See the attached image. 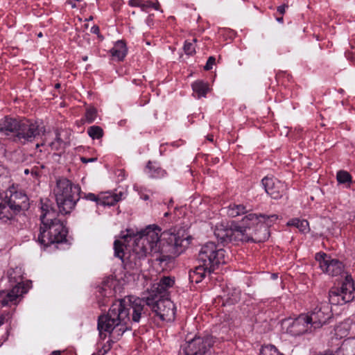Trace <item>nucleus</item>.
Instances as JSON below:
<instances>
[{
    "label": "nucleus",
    "mask_w": 355,
    "mask_h": 355,
    "mask_svg": "<svg viewBox=\"0 0 355 355\" xmlns=\"http://www.w3.org/2000/svg\"><path fill=\"white\" fill-rule=\"evenodd\" d=\"M161 231L159 227L153 225L141 232L133 229L121 232L120 239L114 243V256L122 259L125 249L132 251L139 259L148 254L158 259L164 252L179 255L190 243L191 237L184 230L164 232L163 234Z\"/></svg>",
    "instance_id": "f257e3e1"
},
{
    "label": "nucleus",
    "mask_w": 355,
    "mask_h": 355,
    "mask_svg": "<svg viewBox=\"0 0 355 355\" xmlns=\"http://www.w3.org/2000/svg\"><path fill=\"white\" fill-rule=\"evenodd\" d=\"M145 304L148 306L155 319L162 322H172L175 316V306L168 298L146 297L145 300L139 297H130L114 302L107 314L99 316L98 329L101 336L105 333L121 336L130 329V322H139L145 314ZM105 337L106 335L105 334Z\"/></svg>",
    "instance_id": "f03ea898"
},
{
    "label": "nucleus",
    "mask_w": 355,
    "mask_h": 355,
    "mask_svg": "<svg viewBox=\"0 0 355 355\" xmlns=\"http://www.w3.org/2000/svg\"><path fill=\"white\" fill-rule=\"evenodd\" d=\"M278 219L277 215L258 216L255 214H248L242 219L243 226L233 228H227L223 223L217 224L214 230L215 236L223 241H248L250 240L247 234V230L258 225L262 220L266 223L267 226L271 225L270 223Z\"/></svg>",
    "instance_id": "7ed1b4c3"
},
{
    "label": "nucleus",
    "mask_w": 355,
    "mask_h": 355,
    "mask_svg": "<svg viewBox=\"0 0 355 355\" xmlns=\"http://www.w3.org/2000/svg\"><path fill=\"white\" fill-rule=\"evenodd\" d=\"M55 212L42 207L40 216L42 226L38 236V241L45 247L53 243H62L66 239L67 230L64 224L55 218Z\"/></svg>",
    "instance_id": "20e7f679"
},
{
    "label": "nucleus",
    "mask_w": 355,
    "mask_h": 355,
    "mask_svg": "<svg viewBox=\"0 0 355 355\" xmlns=\"http://www.w3.org/2000/svg\"><path fill=\"white\" fill-rule=\"evenodd\" d=\"M53 192L59 211L62 214L71 213L80 198V187L66 178L57 180Z\"/></svg>",
    "instance_id": "39448f33"
},
{
    "label": "nucleus",
    "mask_w": 355,
    "mask_h": 355,
    "mask_svg": "<svg viewBox=\"0 0 355 355\" xmlns=\"http://www.w3.org/2000/svg\"><path fill=\"white\" fill-rule=\"evenodd\" d=\"M198 261L208 269L216 270L219 265L227 262L225 250L214 242H208L202 246Z\"/></svg>",
    "instance_id": "423d86ee"
},
{
    "label": "nucleus",
    "mask_w": 355,
    "mask_h": 355,
    "mask_svg": "<svg viewBox=\"0 0 355 355\" xmlns=\"http://www.w3.org/2000/svg\"><path fill=\"white\" fill-rule=\"evenodd\" d=\"M16 273H20L19 268H16L15 269H10L8 271V277L10 282L16 283L17 284L9 292H0V306H1L8 305L10 302H14L18 297L27 292V290L21 284L20 275L17 277L15 275Z\"/></svg>",
    "instance_id": "0eeeda50"
},
{
    "label": "nucleus",
    "mask_w": 355,
    "mask_h": 355,
    "mask_svg": "<svg viewBox=\"0 0 355 355\" xmlns=\"http://www.w3.org/2000/svg\"><path fill=\"white\" fill-rule=\"evenodd\" d=\"M215 343L213 336H196L187 343L184 355H207Z\"/></svg>",
    "instance_id": "6e6552de"
},
{
    "label": "nucleus",
    "mask_w": 355,
    "mask_h": 355,
    "mask_svg": "<svg viewBox=\"0 0 355 355\" xmlns=\"http://www.w3.org/2000/svg\"><path fill=\"white\" fill-rule=\"evenodd\" d=\"M313 329L321 327L331 318L332 313L329 304L324 302H318L309 314H306Z\"/></svg>",
    "instance_id": "1a4fd4ad"
},
{
    "label": "nucleus",
    "mask_w": 355,
    "mask_h": 355,
    "mask_svg": "<svg viewBox=\"0 0 355 355\" xmlns=\"http://www.w3.org/2000/svg\"><path fill=\"white\" fill-rule=\"evenodd\" d=\"M315 259L322 272L329 275L338 276L343 271V265L340 261L324 252L316 253Z\"/></svg>",
    "instance_id": "9d476101"
},
{
    "label": "nucleus",
    "mask_w": 355,
    "mask_h": 355,
    "mask_svg": "<svg viewBox=\"0 0 355 355\" xmlns=\"http://www.w3.org/2000/svg\"><path fill=\"white\" fill-rule=\"evenodd\" d=\"M39 125L29 120H21L15 135L16 139L21 144L31 142L40 134Z\"/></svg>",
    "instance_id": "9b49d317"
},
{
    "label": "nucleus",
    "mask_w": 355,
    "mask_h": 355,
    "mask_svg": "<svg viewBox=\"0 0 355 355\" xmlns=\"http://www.w3.org/2000/svg\"><path fill=\"white\" fill-rule=\"evenodd\" d=\"M287 325L286 332L292 336H299L309 331H311L313 326L306 314H302L297 318L287 319L284 321Z\"/></svg>",
    "instance_id": "f8f14e48"
},
{
    "label": "nucleus",
    "mask_w": 355,
    "mask_h": 355,
    "mask_svg": "<svg viewBox=\"0 0 355 355\" xmlns=\"http://www.w3.org/2000/svg\"><path fill=\"white\" fill-rule=\"evenodd\" d=\"M261 183L267 194L275 200L280 199L287 189L284 182L274 177L266 176L262 179Z\"/></svg>",
    "instance_id": "ddd939ff"
},
{
    "label": "nucleus",
    "mask_w": 355,
    "mask_h": 355,
    "mask_svg": "<svg viewBox=\"0 0 355 355\" xmlns=\"http://www.w3.org/2000/svg\"><path fill=\"white\" fill-rule=\"evenodd\" d=\"M174 283V279L171 277H161L157 282L152 284L146 297L167 298L168 289L173 287Z\"/></svg>",
    "instance_id": "4468645a"
},
{
    "label": "nucleus",
    "mask_w": 355,
    "mask_h": 355,
    "mask_svg": "<svg viewBox=\"0 0 355 355\" xmlns=\"http://www.w3.org/2000/svg\"><path fill=\"white\" fill-rule=\"evenodd\" d=\"M3 199L8 205H11V207L18 211L27 207V196L22 191L17 190L14 187L9 188L6 191Z\"/></svg>",
    "instance_id": "2eb2a0df"
},
{
    "label": "nucleus",
    "mask_w": 355,
    "mask_h": 355,
    "mask_svg": "<svg viewBox=\"0 0 355 355\" xmlns=\"http://www.w3.org/2000/svg\"><path fill=\"white\" fill-rule=\"evenodd\" d=\"M54 135L51 132H48L44 135V138L42 139V142L36 145V148H39L40 146L46 147L47 149L50 148L51 150H60L64 148L67 141H64L61 138V133L56 132L55 134V139L53 141Z\"/></svg>",
    "instance_id": "dca6fc26"
},
{
    "label": "nucleus",
    "mask_w": 355,
    "mask_h": 355,
    "mask_svg": "<svg viewBox=\"0 0 355 355\" xmlns=\"http://www.w3.org/2000/svg\"><path fill=\"white\" fill-rule=\"evenodd\" d=\"M21 120L9 116H5L0 120V132L5 135H10L11 133L16 135Z\"/></svg>",
    "instance_id": "f3484780"
},
{
    "label": "nucleus",
    "mask_w": 355,
    "mask_h": 355,
    "mask_svg": "<svg viewBox=\"0 0 355 355\" xmlns=\"http://www.w3.org/2000/svg\"><path fill=\"white\" fill-rule=\"evenodd\" d=\"M19 212L11 207L10 205H8L6 200L3 199L0 202V223L6 224L10 222L14 216Z\"/></svg>",
    "instance_id": "a211bd4d"
},
{
    "label": "nucleus",
    "mask_w": 355,
    "mask_h": 355,
    "mask_svg": "<svg viewBox=\"0 0 355 355\" xmlns=\"http://www.w3.org/2000/svg\"><path fill=\"white\" fill-rule=\"evenodd\" d=\"M123 193L119 192L114 193L112 192H103L98 195V205L103 206H112L116 202L121 200L123 198Z\"/></svg>",
    "instance_id": "6ab92c4d"
},
{
    "label": "nucleus",
    "mask_w": 355,
    "mask_h": 355,
    "mask_svg": "<svg viewBox=\"0 0 355 355\" xmlns=\"http://www.w3.org/2000/svg\"><path fill=\"white\" fill-rule=\"evenodd\" d=\"M339 291L344 295V300L352 301L354 298V286L351 276L347 275Z\"/></svg>",
    "instance_id": "aec40b11"
},
{
    "label": "nucleus",
    "mask_w": 355,
    "mask_h": 355,
    "mask_svg": "<svg viewBox=\"0 0 355 355\" xmlns=\"http://www.w3.org/2000/svg\"><path fill=\"white\" fill-rule=\"evenodd\" d=\"M214 270H215L208 269L205 264L201 263V264L195 268L193 271L190 272L189 278L192 282L199 283L204 279L207 273L211 274Z\"/></svg>",
    "instance_id": "412c9836"
},
{
    "label": "nucleus",
    "mask_w": 355,
    "mask_h": 355,
    "mask_svg": "<svg viewBox=\"0 0 355 355\" xmlns=\"http://www.w3.org/2000/svg\"><path fill=\"white\" fill-rule=\"evenodd\" d=\"M110 53L114 59L119 61L123 60L127 54L125 44L123 41H117L111 49Z\"/></svg>",
    "instance_id": "4be33fe9"
},
{
    "label": "nucleus",
    "mask_w": 355,
    "mask_h": 355,
    "mask_svg": "<svg viewBox=\"0 0 355 355\" xmlns=\"http://www.w3.org/2000/svg\"><path fill=\"white\" fill-rule=\"evenodd\" d=\"M146 173L152 178H161L166 175V171L157 166L155 163L149 162L146 166Z\"/></svg>",
    "instance_id": "5701e85b"
},
{
    "label": "nucleus",
    "mask_w": 355,
    "mask_h": 355,
    "mask_svg": "<svg viewBox=\"0 0 355 355\" xmlns=\"http://www.w3.org/2000/svg\"><path fill=\"white\" fill-rule=\"evenodd\" d=\"M191 87L198 98L205 97L207 93L209 91V85L202 80L195 81Z\"/></svg>",
    "instance_id": "b1692460"
},
{
    "label": "nucleus",
    "mask_w": 355,
    "mask_h": 355,
    "mask_svg": "<svg viewBox=\"0 0 355 355\" xmlns=\"http://www.w3.org/2000/svg\"><path fill=\"white\" fill-rule=\"evenodd\" d=\"M329 301L331 304L334 305H342L350 302L344 300V295L338 288L329 291Z\"/></svg>",
    "instance_id": "393cba45"
},
{
    "label": "nucleus",
    "mask_w": 355,
    "mask_h": 355,
    "mask_svg": "<svg viewBox=\"0 0 355 355\" xmlns=\"http://www.w3.org/2000/svg\"><path fill=\"white\" fill-rule=\"evenodd\" d=\"M226 211L227 214L230 217H236L246 213V208L243 205L232 204L227 207L223 209Z\"/></svg>",
    "instance_id": "a878e982"
},
{
    "label": "nucleus",
    "mask_w": 355,
    "mask_h": 355,
    "mask_svg": "<svg viewBox=\"0 0 355 355\" xmlns=\"http://www.w3.org/2000/svg\"><path fill=\"white\" fill-rule=\"evenodd\" d=\"M287 225L295 226L302 232L306 233L309 231V223L306 220H300L299 218H293L288 221Z\"/></svg>",
    "instance_id": "bb28decb"
},
{
    "label": "nucleus",
    "mask_w": 355,
    "mask_h": 355,
    "mask_svg": "<svg viewBox=\"0 0 355 355\" xmlns=\"http://www.w3.org/2000/svg\"><path fill=\"white\" fill-rule=\"evenodd\" d=\"M87 134L92 139H99L103 137V131L101 127L92 125L87 129Z\"/></svg>",
    "instance_id": "cd10ccee"
},
{
    "label": "nucleus",
    "mask_w": 355,
    "mask_h": 355,
    "mask_svg": "<svg viewBox=\"0 0 355 355\" xmlns=\"http://www.w3.org/2000/svg\"><path fill=\"white\" fill-rule=\"evenodd\" d=\"M97 116V110L94 107H89L87 109L85 115V120L87 123H91L93 121H95Z\"/></svg>",
    "instance_id": "c85d7f7f"
},
{
    "label": "nucleus",
    "mask_w": 355,
    "mask_h": 355,
    "mask_svg": "<svg viewBox=\"0 0 355 355\" xmlns=\"http://www.w3.org/2000/svg\"><path fill=\"white\" fill-rule=\"evenodd\" d=\"M196 42V39H193V42H185L184 45V51L187 55H192L196 53V48L194 46V43Z\"/></svg>",
    "instance_id": "c756f323"
},
{
    "label": "nucleus",
    "mask_w": 355,
    "mask_h": 355,
    "mask_svg": "<svg viewBox=\"0 0 355 355\" xmlns=\"http://www.w3.org/2000/svg\"><path fill=\"white\" fill-rule=\"evenodd\" d=\"M278 350L274 345H266L261 348L260 355H277Z\"/></svg>",
    "instance_id": "7c9ffc66"
},
{
    "label": "nucleus",
    "mask_w": 355,
    "mask_h": 355,
    "mask_svg": "<svg viewBox=\"0 0 355 355\" xmlns=\"http://www.w3.org/2000/svg\"><path fill=\"white\" fill-rule=\"evenodd\" d=\"M337 180L340 183H346L351 181V175L349 173L340 171L337 173Z\"/></svg>",
    "instance_id": "2f4dec72"
},
{
    "label": "nucleus",
    "mask_w": 355,
    "mask_h": 355,
    "mask_svg": "<svg viewBox=\"0 0 355 355\" xmlns=\"http://www.w3.org/2000/svg\"><path fill=\"white\" fill-rule=\"evenodd\" d=\"M215 64V58L211 56L208 58L207 63L205 66V70H210L212 69L213 65Z\"/></svg>",
    "instance_id": "473e14b6"
},
{
    "label": "nucleus",
    "mask_w": 355,
    "mask_h": 355,
    "mask_svg": "<svg viewBox=\"0 0 355 355\" xmlns=\"http://www.w3.org/2000/svg\"><path fill=\"white\" fill-rule=\"evenodd\" d=\"M85 198L86 200H90V201H94L96 202V203L98 205V196H96L95 194L89 193L86 195H85Z\"/></svg>",
    "instance_id": "72a5a7b5"
},
{
    "label": "nucleus",
    "mask_w": 355,
    "mask_h": 355,
    "mask_svg": "<svg viewBox=\"0 0 355 355\" xmlns=\"http://www.w3.org/2000/svg\"><path fill=\"white\" fill-rule=\"evenodd\" d=\"M151 5H153V2L149 1H142L140 8L142 11H147V10L151 8Z\"/></svg>",
    "instance_id": "f704fd0d"
},
{
    "label": "nucleus",
    "mask_w": 355,
    "mask_h": 355,
    "mask_svg": "<svg viewBox=\"0 0 355 355\" xmlns=\"http://www.w3.org/2000/svg\"><path fill=\"white\" fill-rule=\"evenodd\" d=\"M141 0H130L128 2L129 6L132 7H141Z\"/></svg>",
    "instance_id": "c9c22d12"
},
{
    "label": "nucleus",
    "mask_w": 355,
    "mask_h": 355,
    "mask_svg": "<svg viewBox=\"0 0 355 355\" xmlns=\"http://www.w3.org/2000/svg\"><path fill=\"white\" fill-rule=\"evenodd\" d=\"M80 160L83 163L87 164L89 162H94L97 160L96 157L86 158L84 157H80Z\"/></svg>",
    "instance_id": "e433bc0d"
},
{
    "label": "nucleus",
    "mask_w": 355,
    "mask_h": 355,
    "mask_svg": "<svg viewBox=\"0 0 355 355\" xmlns=\"http://www.w3.org/2000/svg\"><path fill=\"white\" fill-rule=\"evenodd\" d=\"M98 291L102 296H107V295H111L112 293L111 290L107 291L105 288H100Z\"/></svg>",
    "instance_id": "4c0bfd02"
},
{
    "label": "nucleus",
    "mask_w": 355,
    "mask_h": 355,
    "mask_svg": "<svg viewBox=\"0 0 355 355\" xmlns=\"http://www.w3.org/2000/svg\"><path fill=\"white\" fill-rule=\"evenodd\" d=\"M336 334L343 337V336H346L347 335V330H345L344 332L341 333V334H339L340 331H341V326L339 325L336 328Z\"/></svg>",
    "instance_id": "58836bf2"
},
{
    "label": "nucleus",
    "mask_w": 355,
    "mask_h": 355,
    "mask_svg": "<svg viewBox=\"0 0 355 355\" xmlns=\"http://www.w3.org/2000/svg\"><path fill=\"white\" fill-rule=\"evenodd\" d=\"M287 6L286 5H282L277 7V12H279L281 15L284 14L286 8Z\"/></svg>",
    "instance_id": "ea45409f"
},
{
    "label": "nucleus",
    "mask_w": 355,
    "mask_h": 355,
    "mask_svg": "<svg viewBox=\"0 0 355 355\" xmlns=\"http://www.w3.org/2000/svg\"><path fill=\"white\" fill-rule=\"evenodd\" d=\"M91 32L94 34H98L99 33V28L97 26H93L91 28Z\"/></svg>",
    "instance_id": "a19ab883"
},
{
    "label": "nucleus",
    "mask_w": 355,
    "mask_h": 355,
    "mask_svg": "<svg viewBox=\"0 0 355 355\" xmlns=\"http://www.w3.org/2000/svg\"><path fill=\"white\" fill-rule=\"evenodd\" d=\"M151 8H154L156 10H159V3L157 1H156L155 3H153V5H151Z\"/></svg>",
    "instance_id": "79ce46f5"
},
{
    "label": "nucleus",
    "mask_w": 355,
    "mask_h": 355,
    "mask_svg": "<svg viewBox=\"0 0 355 355\" xmlns=\"http://www.w3.org/2000/svg\"><path fill=\"white\" fill-rule=\"evenodd\" d=\"M51 355H60V351H54L51 353Z\"/></svg>",
    "instance_id": "37998d69"
},
{
    "label": "nucleus",
    "mask_w": 355,
    "mask_h": 355,
    "mask_svg": "<svg viewBox=\"0 0 355 355\" xmlns=\"http://www.w3.org/2000/svg\"><path fill=\"white\" fill-rule=\"evenodd\" d=\"M277 21L279 23H282L284 19L282 17H279V18H277Z\"/></svg>",
    "instance_id": "c03bdc74"
},
{
    "label": "nucleus",
    "mask_w": 355,
    "mask_h": 355,
    "mask_svg": "<svg viewBox=\"0 0 355 355\" xmlns=\"http://www.w3.org/2000/svg\"><path fill=\"white\" fill-rule=\"evenodd\" d=\"M141 198L144 199V200H147L148 199V196L147 195H144L141 196Z\"/></svg>",
    "instance_id": "a18cd8bd"
},
{
    "label": "nucleus",
    "mask_w": 355,
    "mask_h": 355,
    "mask_svg": "<svg viewBox=\"0 0 355 355\" xmlns=\"http://www.w3.org/2000/svg\"><path fill=\"white\" fill-rule=\"evenodd\" d=\"M208 139H209L210 141H213V140H214V139H213V136L208 137Z\"/></svg>",
    "instance_id": "49530a36"
},
{
    "label": "nucleus",
    "mask_w": 355,
    "mask_h": 355,
    "mask_svg": "<svg viewBox=\"0 0 355 355\" xmlns=\"http://www.w3.org/2000/svg\"><path fill=\"white\" fill-rule=\"evenodd\" d=\"M37 37H42V33L40 32L37 34Z\"/></svg>",
    "instance_id": "de8ad7c7"
},
{
    "label": "nucleus",
    "mask_w": 355,
    "mask_h": 355,
    "mask_svg": "<svg viewBox=\"0 0 355 355\" xmlns=\"http://www.w3.org/2000/svg\"><path fill=\"white\" fill-rule=\"evenodd\" d=\"M92 355H103L101 352H98L96 354H93Z\"/></svg>",
    "instance_id": "09e8293b"
},
{
    "label": "nucleus",
    "mask_w": 355,
    "mask_h": 355,
    "mask_svg": "<svg viewBox=\"0 0 355 355\" xmlns=\"http://www.w3.org/2000/svg\"><path fill=\"white\" fill-rule=\"evenodd\" d=\"M55 88H59L60 87V85L59 83L55 85Z\"/></svg>",
    "instance_id": "8fccbe9b"
},
{
    "label": "nucleus",
    "mask_w": 355,
    "mask_h": 355,
    "mask_svg": "<svg viewBox=\"0 0 355 355\" xmlns=\"http://www.w3.org/2000/svg\"><path fill=\"white\" fill-rule=\"evenodd\" d=\"M3 199V197L2 196V194L0 193V202Z\"/></svg>",
    "instance_id": "3c124183"
},
{
    "label": "nucleus",
    "mask_w": 355,
    "mask_h": 355,
    "mask_svg": "<svg viewBox=\"0 0 355 355\" xmlns=\"http://www.w3.org/2000/svg\"><path fill=\"white\" fill-rule=\"evenodd\" d=\"M3 319L0 318V326L3 324Z\"/></svg>",
    "instance_id": "603ef678"
},
{
    "label": "nucleus",
    "mask_w": 355,
    "mask_h": 355,
    "mask_svg": "<svg viewBox=\"0 0 355 355\" xmlns=\"http://www.w3.org/2000/svg\"><path fill=\"white\" fill-rule=\"evenodd\" d=\"M277 275L276 274H273V275H272V277H273V279L277 278Z\"/></svg>",
    "instance_id": "864d4df0"
},
{
    "label": "nucleus",
    "mask_w": 355,
    "mask_h": 355,
    "mask_svg": "<svg viewBox=\"0 0 355 355\" xmlns=\"http://www.w3.org/2000/svg\"><path fill=\"white\" fill-rule=\"evenodd\" d=\"M24 173H25L26 174H28V169H26V170L24 171Z\"/></svg>",
    "instance_id": "5fc2aeb1"
},
{
    "label": "nucleus",
    "mask_w": 355,
    "mask_h": 355,
    "mask_svg": "<svg viewBox=\"0 0 355 355\" xmlns=\"http://www.w3.org/2000/svg\"><path fill=\"white\" fill-rule=\"evenodd\" d=\"M83 60L84 61H86V60H87V57L86 56V57L83 58Z\"/></svg>",
    "instance_id": "6e6d98bb"
},
{
    "label": "nucleus",
    "mask_w": 355,
    "mask_h": 355,
    "mask_svg": "<svg viewBox=\"0 0 355 355\" xmlns=\"http://www.w3.org/2000/svg\"><path fill=\"white\" fill-rule=\"evenodd\" d=\"M277 355H284V354H282L279 353V352H277Z\"/></svg>",
    "instance_id": "4d7b16f0"
},
{
    "label": "nucleus",
    "mask_w": 355,
    "mask_h": 355,
    "mask_svg": "<svg viewBox=\"0 0 355 355\" xmlns=\"http://www.w3.org/2000/svg\"><path fill=\"white\" fill-rule=\"evenodd\" d=\"M71 6L73 8L76 7V4H72Z\"/></svg>",
    "instance_id": "13d9d810"
},
{
    "label": "nucleus",
    "mask_w": 355,
    "mask_h": 355,
    "mask_svg": "<svg viewBox=\"0 0 355 355\" xmlns=\"http://www.w3.org/2000/svg\"><path fill=\"white\" fill-rule=\"evenodd\" d=\"M76 1H80V0H76Z\"/></svg>",
    "instance_id": "bf43d9fd"
}]
</instances>
